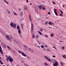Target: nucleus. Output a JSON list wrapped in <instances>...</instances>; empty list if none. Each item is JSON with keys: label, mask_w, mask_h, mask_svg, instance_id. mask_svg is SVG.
<instances>
[{"label": "nucleus", "mask_w": 66, "mask_h": 66, "mask_svg": "<svg viewBox=\"0 0 66 66\" xmlns=\"http://www.w3.org/2000/svg\"><path fill=\"white\" fill-rule=\"evenodd\" d=\"M48 24L49 25H51V26H52V24H53V25H54V23L52 22H49Z\"/></svg>", "instance_id": "10"}, {"label": "nucleus", "mask_w": 66, "mask_h": 66, "mask_svg": "<svg viewBox=\"0 0 66 66\" xmlns=\"http://www.w3.org/2000/svg\"><path fill=\"white\" fill-rule=\"evenodd\" d=\"M53 48H54V49H56V50H57V49L55 48V47H53Z\"/></svg>", "instance_id": "39"}, {"label": "nucleus", "mask_w": 66, "mask_h": 66, "mask_svg": "<svg viewBox=\"0 0 66 66\" xmlns=\"http://www.w3.org/2000/svg\"><path fill=\"white\" fill-rule=\"evenodd\" d=\"M4 1L7 4H9V2H7L6 1H5V0H4Z\"/></svg>", "instance_id": "14"}, {"label": "nucleus", "mask_w": 66, "mask_h": 66, "mask_svg": "<svg viewBox=\"0 0 66 66\" xmlns=\"http://www.w3.org/2000/svg\"><path fill=\"white\" fill-rule=\"evenodd\" d=\"M9 58H8L6 59V60L7 61V62H8V61H9Z\"/></svg>", "instance_id": "38"}, {"label": "nucleus", "mask_w": 66, "mask_h": 66, "mask_svg": "<svg viewBox=\"0 0 66 66\" xmlns=\"http://www.w3.org/2000/svg\"><path fill=\"white\" fill-rule=\"evenodd\" d=\"M0 52L1 54H3V51L2 49V48H1V45H0Z\"/></svg>", "instance_id": "7"}, {"label": "nucleus", "mask_w": 66, "mask_h": 66, "mask_svg": "<svg viewBox=\"0 0 66 66\" xmlns=\"http://www.w3.org/2000/svg\"><path fill=\"white\" fill-rule=\"evenodd\" d=\"M21 27L22 28H23V24H21Z\"/></svg>", "instance_id": "32"}, {"label": "nucleus", "mask_w": 66, "mask_h": 66, "mask_svg": "<svg viewBox=\"0 0 66 66\" xmlns=\"http://www.w3.org/2000/svg\"><path fill=\"white\" fill-rule=\"evenodd\" d=\"M43 6H42V5H40L38 6V7L39 8L40 10H41L42 9V8Z\"/></svg>", "instance_id": "13"}, {"label": "nucleus", "mask_w": 66, "mask_h": 66, "mask_svg": "<svg viewBox=\"0 0 66 66\" xmlns=\"http://www.w3.org/2000/svg\"><path fill=\"white\" fill-rule=\"evenodd\" d=\"M65 56H66V55H64L63 56V57L64 58Z\"/></svg>", "instance_id": "31"}, {"label": "nucleus", "mask_w": 66, "mask_h": 66, "mask_svg": "<svg viewBox=\"0 0 66 66\" xmlns=\"http://www.w3.org/2000/svg\"><path fill=\"white\" fill-rule=\"evenodd\" d=\"M53 36H54V35H53V33L52 34L50 35V36H51V37H53Z\"/></svg>", "instance_id": "23"}, {"label": "nucleus", "mask_w": 66, "mask_h": 66, "mask_svg": "<svg viewBox=\"0 0 66 66\" xmlns=\"http://www.w3.org/2000/svg\"><path fill=\"white\" fill-rule=\"evenodd\" d=\"M36 39H38L39 38V35H37L36 36Z\"/></svg>", "instance_id": "16"}, {"label": "nucleus", "mask_w": 66, "mask_h": 66, "mask_svg": "<svg viewBox=\"0 0 66 66\" xmlns=\"http://www.w3.org/2000/svg\"><path fill=\"white\" fill-rule=\"evenodd\" d=\"M9 37L10 36H9V35H6V39H7V40H11V39Z\"/></svg>", "instance_id": "9"}, {"label": "nucleus", "mask_w": 66, "mask_h": 66, "mask_svg": "<svg viewBox=\"0 0 66 66\" xmlns=\"http://www.w3.org/2000/svg\"><path fill=\"white\" fill-rule=\"evenodd\" d=\"M59 65V64L57 61H55V63L53 64V66H57Z\"/></svg>", "instance_id": "4"}, {"label": "nucleus", "mask_w": 66, "mask_h": 66, "mask_svg": "<svg viewBox=\"0 0 66 66\" xmlns=\"http://www.w3.org/2000/svg\"><path fill=\"white\" fill-rule=\"evenodd\" d=\"M0 63L1 64H2V65H3V63H2V61H1V60H0Z\"/></svg>", "instance_id": "22"}, {"label": "nucleus", "mask_w": 66, "mask_h": 66, "mask_svg": "<svg viewBox=\"0 0 66 66\" xmlns=\"http://www.w3.org/2000/svg\"><path fill=\"white\" fill-rule=\"evenodd\" d=\"M18 52L20 54H21L22 56H25V57H27V55L25 54V53H24V52H23L22 51L20 50H19L18 51Z\"/></svg>", "instance_id": "1"}, {"label": "nucleus", "mask_w": 66, "mask_h": 66, "mask_svg": "<svg viewBox=\"0 0 66 66\" xmlns=\"http://www.w3.org/2000/svg\"><path fill=\"white\" fill-rule=\"evenodd\" d=\"M60 37H62V36H60Z\"/></svg>", "instance_id": "64"}, {"label": "nucleus", "mask_w": 66, "mask_h": 66, "mask_svg": "<svg viewBox=\"0 0 66 66\" xmlns=\"http://www.w3.org/2000/svg\"><path fill=\"white\" fill-rule=\"evenodd\" d=\"M45 47H46V48H47V47H48V46H47V45H45Z\"/></svg>", "instance_id": "34"}, {"label": "nucleus", "mask_w": 66, "mask_h": 66, "mask_svg": "<svg viewBox=\"0 0 66 66\" xmlns=\"http://www.w3.org/2000/svg\"><path fill=\"white\" fill-rule=\"evenodd\" d=\"M35 35H32V38H35Z\"/></svg>", "instance_id": "25"}, {"label": "nucleus", "mask_w": 66, "mask_h": 66, "mask_svg": "<svg viewBox=\"0 0 66 66\" xmlns=\"http://www.w3.org/2000/svg\"><path fill=\"white\" fill-rule=\"evenodd\" d=\"M21 62H22V63H24V61H21Z\"/></svg>", "instance_id": "51"}, {"label": "nucleus", "mask_w": 66, "mask_h": 66, "mask_svg": "<svg viewBox=\"0 0 66 66\" xmlns=\"http://www.w3.org/2000/svg\"><path fill=\"white\" fill-rule=\"evenodd\" d=\"M38 32L39 33V34H40V35H42V32L39 31H38Z\"/></svg>", "instance_id": "19"}, {"label": "nucleus", "mask_w": 66, "mask_h": 66, "mask_svg": "<svg viewBox=\"0 0 66 66\" xmlns=\"http://www.w3.org/2000/svg\"><path fill=\"white\" fill-rule=\"evenodd\" d=\"M45 37H46L47 38H48V37H49V36H48L47 35H45Z\"/></svg>", "instance_id": "28"}, {"label": "nucleus", "mask_w": 66, "mask_h": 66, "mask_svg": "<svg viewBox=\"0 0 66 66\" xmlns=\"http://www.w3.org/2000/svg\"><path fill=\"white\" fill-rule=\"evenodd\" d=\"M63 7H64V6L63 5Z\"/></svg>", "instance_id": "57"}, {"label": "nucleus", "mask_w": 66, "mask_h": 66, "mask_svg": "<svg viewBox=\"0 0 66 66\" xmlns=\"http://www.w3.org/2000/svg\"><path fill=\"white\" fill-rule=\"evenodd\" d=\"M30 52H33V50H31L30 51Z\"/></svg>", "instance_id": "45"}, {"label": "nucleus", "mask_w": 66, "mask_h": 66, "mask_svg": "<svg viewBox=\"0 0 66 66\" xmlns=\"http://www.w3.org/2000/svg\"><path fill=\"white\" fill-rule=\"evenodd\" d=\"M53 57H55V56L54 55H53Z\"/></svg>", "instance_id": "47"}, {"label": "nucleus", "mask_w": 66, "mask_h": 66, "mask_svg": "<svg viewBox=\"0 0 66 66\" xmlns=\"http://www.w3.org/2000/svg\"><path fill=\"white\" fill-rule=\"evenodd\" d=\"M49 28H52V27H49Z\"/></svg>", "instance_id": "58"}, {"label": "nucleus", "mask_w": 66, "mask_h": 66, "mask_svg": "<svg viewBox=\"0 0 66 66\" xmlns=\"http://www.w3.org/2000/svg\"><path fill=\"white\" fill-rule=\"evenodd\" d=\"M37 43H36V45H35V46L37 47Z\"/></svg>", "instance_id": "48"}, {"label": "nucleus", "mask_w": 66, "mask_h": 66, "mask_svg": "<svg viewBox=\"0 0 66 66\" xmlns=\"http://www.w3.org/2000/svg\"><path fill=\"white\" fill-rule=\"evenodd\" d=\"M7 13H8V14H10V13H11V12L10 11H9V10H7Z\"/></svg>", "instance_id": "17"}, {"label": "nucleus", "mask_w": 66, "mask_h": 66, "mask_svg": "<svg viewBox=\"0 0 66 66\" xmlns=\"http://www.w3.org/2000/svg\"><path fill=\"white\" fill-rule=\"evenodd\" d=\"M46 50H47V51H50V49H47Z\"/></svg>", "instance_id": "43"}, {"label": "nucleus", "mask_w": 66, "mask_h": 66, "mask_svg": "<svg viewBox=\"0 0 66 66\" xmlns=\"http://www.w3.org/2000/svg\"><path fill=\"white\" fill-rule=\"evenodd\" d=\"M24 10H27V9H28V7H27V6H24Z\"/></svg>", "instance_id": "12"}, {"label": "nucleus", "mask_w": 66, "mask_h": 66, "mask_svg": "<svg viewBox=\"0 0 66 66\" xmlns=\"http://www.w3.org/2000/svg\"><path fill=\"white\" fill-rule=\"evenodd\" d=\"M40 31L41 32H43V28H41L40 29Z\"/></svg>", "instance_id": "20"}, {"label": "nucleus", "mask_w": 66, "mask_h": 66, "mask_svg": "<svg viewBox=\"0 0 66 66\" xmlns=\"http://www.w3.org/2000/svg\"><path fill=\"white\" fill-rule=\"evenodd\" d=\"M11 39H13V37H11Z\"/></svg>", "instance_id": "50"}, {"label": "nucleus", "mask_w": 66, "mask_h": 66, "mask_svg": "<svg viewBox=\"0 0 66 66\" xmlns=\"http://www.w3.org/2000/svg\"><path fill=\"white\" fill-rule=\"evenodd\" d=\"M53 4H56V3H55V2H53Z\"/></svg>", "instance_id": "33"}, {"label": "nucleus", "mask_w": 66, "mask_h": 66, "mask_svg": "<svg viewBox=\"0 0 66 66\" xmlns=\"http://www.w3.org/2000/svg\"><path fill=\"white\" fill-rule=\"evenodd\" d=\"M30 5H32V4H31V3H30Z\"/></svg>", "instance_id": "61"}, {"label": "nucleus", "mask_w": 66, "mask_h": 66, "mask_svg": "<svg viewBox=\"0 0 66 66\" xmlns=\"http://www.w3.org/2000/svg\"><path fill=\"white\" fill-rule=\"evenodd\" d=\"M31 29L32 31H33V29H34V25H33V24L32 23H31Z\"/></svg>", "instance_id": "8"}, {"label": "nucleus", "mask_w": 66, "mask_h": 66, "mask_svg": "<svg viewBox=\"0 0 66 66\" xmlns=\"http://www.w3.org/2000/svg\"><path fill=\"white\" fill-rule=\"evenodd\" d=\"M20 15L21 16H23V12H21V14H20Z\"/></svg>", "instance_id": "18"}, {"label": "nucleus", "mask_w": 66, "mask_h": 66, "mask_svg": "<svg viewBox=\"0 0 66 66\" xmlns=\"http://www.w3.org/2000/svg\"><path fill=\"white\" fill-rule=\"evenodd\" d=\"M42 9L43 10H46V8L45 7H43Z\"/></svg>", "instance_id": "26"}, {"label": "nucleus", "mask_w": 66, "mask_h": 66, "mask_svg": "<svg viewBox=\"0 0 66 66\" xmlns=\"http://www.w3.org/2000/svg\"><path fill=\"white\" fill-rule=\"evenodd\" d=\"M27 58H28V59H31V58H29L28 56H27Z\"/></svg>", "instance_id": "42"}, {"label": "nucleus", "mask_w": 66, "mask_h": 66, "mask_svg": "<svg viewBox=\"0 0 66 66\" xmlns=\"http://www.w3.org/2000/svg\"><path fill=\"white\" fill-rule=\"evenodd\" d=\"M45 24H48V22H45Z\"/></svg>", "instance_id": "40"}, {"label": "nucleus", "mask_w": 66, "mask_h": 66, "mask_svg": "<svg viewBox=\"0 0 66 66\" xmlns=\"http://www.w3.org/2000/svg\"><path fill=\"white\" fill-rule=\"evenodd\" d=\"M20 37H21V38L22 37V36H21V35H20Z\"/></svg>", "instance_id": "53"}, {"label": "nucleus", "mask_w": 66, "mask_h": 66, "mask_svg": "<svg viewBox=\"0 0 66 66\" xmlns=\"http://www.w3.org/2000/svg\"><path fill=\"white\" fill-rule=\"evenodd\" d=\"M29 19L30 21H31L32 19H31V15H30V14H29Z\"/></svg>", "instance_id": "11"}, {"label": "nucleus", "mask_w": 66, "mask_h": 66, "mask_svg": "<svg viewBox=\"0 0 66 66\" xmlns=\"http://www.w3.org/2000/svg\"><path fill=\"white\" fill-rule=\"evenodd\" d=\"M17 29L18 30V32L19 33V34H21V30H20V27H19V26H17Z\"/></svg>", "instance_id": "3"}, {"label": "nucleus", "mask_w": 66, "mask_h": 66, "mask_svg": "<svg viewBox=\"0 0 66 66\" xmlns=\"http://www.w3.org/2000/svg\"><path fill=\"white\" fill-rule=\"evenodd\" d=\"M6 57H7V55H6Z\"/></svg>", "instance_id": "56"}, {"label": "nucleus", "mask_w": 66, "mask_h": 66, "mask_svg": "<svg viewBox=\"0 0 66 66\" xmlns=\"http://www.w3.org/2000/svg\"><path fill=\"white\" fill-rule=\"evenodd\" d=\"M38 48H40V47L38 45Z\"/></svg>", "instance_id": "54"}, {"label": "nucleus", "mask_w": 66, "mask_h": 66, "mask_svg": "<svg viewBox=\"0 0 66 66\" xmlns=\"http://www.w3.org/2000/svg\"><path fill=\"white\" fill-rule=\"evenodd\" d=\"M41 48H43L44 47V46L43 45H41Z\"/></svg>", "instance_id": "36"}, {"label": "nucleus", "mask_w": 66, "mask_h": 66, "mask_svg": "<svg viewBox=\"0 0 66 66\" xmlns=\"http://www.w3.org/2000/svg\"><path fill=\"white\" fill-rule=\"evenodd\" d=\"M44 57L47 60H48V59H49V57H47L46 56H44Z\"/></svg>", "instance_id": "15"}, {"label": "nucleus", "mask_w": 66, "mask_h": 66, "mask_svg": "<svg viewBox=\"0 0 66 66\" xmlns=\"http://www.w3.org/2000/svg\"><path fill=\"white\" fill-rule=\"evenodd\" d=\"M23 46H24V47L25 48H28V47H27V46L26 45H23Z\"/></svg>", "instance_id": "21"}, {"label": "nucleus", "mask_w": 66, "mask_h": 66, "mask_svg": "<svg viewBox=\"0 0 66 66\" xmlns=\"http://www.w3.org/2000/svg\"><path fill=\"white\" fill-rule=\"evenodd\" d=\"M1 57H0V59H1Z\"/></svg>", "instance_id": "63"}, {"label": "nucleus", "mask_w": 66, "mask_h": 66, "mask_svg": "<svg viewBox=\"0 0 66 66\" xmlns=\"http://www.w3.org/2000/svg\"><path fill=\"white\" fill-rule=\"evenodd\" d=\"M61 48H62V49H64V48H65V47H64V46L62 47H61Z\"/></svg>", "instance_id": "37"}, {"label": "nucleus", "mask_w": 66, "mask_h": 66, "mask_svg": "<svg viewBox=\"0 0 66 66\" xmlns=\"http://www.w3.org/2000/svg\"><path fill=\"white\" fill-rule=\"evenodd\" d=\"M59 10L60 11V12H61V14H63V12L62 11H61V10Z\"/></svg>", "instance_id": "29"}, {"label": "nucleus", "mask_w": 66, "mask_h": 66, "mask_svg": "<svg viewBox=\"0 0 66 66\" xmlns=\"http://www.w3.org/2000/svg\"><path fill=\"white\" fill-rule=\"evenodd\" d=\"M21 10V9H19V11H20V10Z\"/></svg>", "instance_id": "60"}, {"label": "nucleus", "mask_w": 66, "mask_h": 66, "mask_svg": "<svg viewBox=\"0 0 66 66\" xmlns=\"http://www.w3.org/2000/svg\"><path fill=\"white\" fill-rule=\"evenodd\" d=\"M54 11L55 15L57 16H58V15H57V13L56 12V9L54 8Z\"/></svg>", "instance_id": "6"}, {"label": "nucleus", "mask_w": 66, "mask_h": 66, "mask_svg": "<svg viewBox=\"0 0 66 66\" xmlns=\"http://www.w3.org/2000/svg\"><path fill=\"white\" fill-rule=\"evenodd\" d=\"M28 49L29 50H30V51H31V49L30 48H28Z\"/></svg>", "instance_id": "41"}, {"label": "nucleus", "mask_w": 66, "mask_h": 66, "mask_svg": "<svg viewBox=\"0 0 66 66\" xmlns=\"http://www.w3.org/2000/svg\"><path fill=\"white\" fill-rule=\"evenodd\" d=\"M59 42H61V43H62V41H61V40H59Z\"/></svg>", "instance_id": "52"}, {"label": "nucleus", "mask_w": 66, "mask_h": 66, "mask_svg": "<svg viewBox=\"0 0 66 66\" xmlns=\"http://www.w3.org/2000/svg\"><path fill=\"white\" fill-rule=\"evenodd\" d=\"M8 58L9 59V62H12L13 61V59L12 58H11L10 56L8 57Z\"/></svg>", "instance_id": "5"}, {"label": "nucleus", "mask_w": 66, "mask_h": 66, "mask_svg": "<svg viewBox=\"0 0 66 66\" xmlns=\"http://www.w3.org/2000/svg\"><path fill=\"white\" fill-rule=\"evenodd\" d=\"M48 61H49V62H51V60H50V59H48Z\"/></svg>", "instance_id": "35"}, {"label": "nucleus", "mask_w": 66, "mask_h": 66, "mask_svg": "<svg viewBox=\"0 0 66 66\" xmlns=\"http://www.w3.org/2000/svg\"><path fill=\"white\" fill-rule=\"evenodd\" d=\"M61 64L62 66H63V65H64V63L62 62H61Z\"/></svg>", "instance_id": "24"}, {"label": "nucleus", "mask_w": 66, "mask_h": 66, "mask_svg": "<svg viewBox=\"0 0 66 66\" xmlns=\"http://www.w3.org/2000/svg\"><path fill=\"white\" fill-rule=\"evenodd\" d=\"M47 17H46V19H47Z\"/></svg>", "instance_id": "62"}, {"label": "nucleus", "mask_w": 66, "mask_h": 66, "mask_svg": "<svg viewBox=\"0 0 66 66\" xmlns=\"http://www.w3.org/2000/svg\"><path fill=\"white\" fill-rule=\"evenodd\" d=\"M10 24L11 27H12L13 28H16V25L15 24H14L13 22H11L10 23Z\"/></svg>", "instance_id": "2"}, {"label": "nucleus", "mask_w": 66, "mask_h": 66, "mask_svg": "<svg viewBox=\"0 0 66 66\" xmlns=\"http://www.w3.org/2000/svg\"><path fill=\"white\" fill-rule=\"evenodd\" d=\"M43 50L45 51V49H43Z\"/></svg>", "instance_id": "59"}, {"label": "nucleus", "mask_w": 66, "mask_h": 66, "mask_svg": "<svg viewBox=\"0 0 66 66\" xmlns=\"http://www.w3.org/2000/svg\"><path fill=\"white\" fill-rule=\"evenodd\" d=\"M45 65H46V66L47 65V64L46 63H45Z\"/></svg>", "instance_id": "49"}, {"label": "nucleus", "mask_w": 66, "mask_h": 66, "mask_svg": "<svg viewBox=\"0 0 66 66\" xmlns=\"http://www.w3.org/2000/svg\"><path fill=\"white\" fill-rule=\"evenodd\" d=\"M60 16H63V14H60Z\"/></svg>", "instance_id": "44"}, {"label": "nucleus", "mask_w": 66, "mask_h": 66, "mask_svg": "<svg viewBox=\"0 0 66 66\" xmlns=\"http://www.w3.org/2000/svg\"><path fill=\"white\" fill-rule=\"evenodd\" d=\"M28 1H28V0H27L26 1V2H28Z\"/></svg>", "instance_id": "55"}, {"label": "nucleus", "mask_w": 66, "mask_h": 66, "mask_svg": "<svg viewBox=\"0 0 66 66\" xmlns=\"http://www.w3.org/2000/svg\"><path fill=\"white\" fill-rule=\"evenodd\" d=\"M7 47L9 48V49H8V50H10V47L8 46H7Z\"/></svg>", "instance_id": "30"}, {"label": "nucleus", "mask_w": 66, "mask_h": 66, "mask_svg": "<svg viewBox=\"0 0 66 66\" xmlns=\"http://www.w3.org/2000/svg\"><path fill=\"white\" fill-rule=\"evenodd\" d=\"M48 15H49L50 14V12H48Z\"/></svg>", "instance_id": "46"}, {"label": "nucleus", "mask_w": 66, "mask_h": 66, "mask_svg": "<svg viewBox=\"0 0 66 66\" xmlns=\"http://www.w3.org/2000/svg\"><path fill=\"white\" fill-rule=\"evenodd\" d=\"M14 14L15 16H17V13H16L15 12H14Z\"/></svg>", "instance_id": "27"}]
</instances>
